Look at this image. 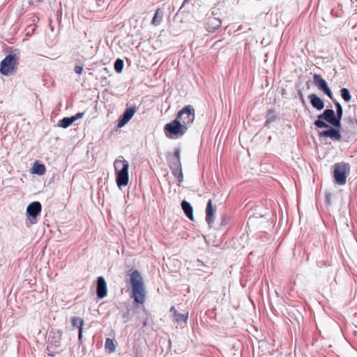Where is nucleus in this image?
<instances>
[{
	"label": "nucleus",
	"instance_id": "obj_26",
	"mask_svg": "<svg viewBox=\"0 0 357 357\" xmlns=\"http://www.w3.org/2000/svg\"><path fill=\"white\" fill-rule=\"evenodd\" d=\"M275 119H276V116H275V111L274 110H269L268 112V114H267V119H266V124L268 125V124L273 123V121H275Z\"/></svg>",
	"mask_w": 357,
	"mask_h": 357
},
{
	"label": "nucleus",
	"instance_id": "obj_2",
	"mask_svg": "<svg viewBox=\"0 0 357 357\" xmlns=\"http://www.w3.org/2000/svg\"><path fill=\"white\" fill-rule=\"evenodd\" d=\"M114 166L117 185L119 188L127 185L129 181L128 162L121 155L114 161Z\"/></svg>",
	"mask_w": 357,
	"mask_h": 357
},
{
	"label": "nucleus",
	"instance_id": "obj_32",
	"mask_svg": "<svg viewBox=\"0 0 357 357\" xmlns=\"http://www.w3.org/2000/svg\"><path fill=\"white\" fill-rule=\"evenodd\" d=\"M170 312L173 313V316L174 317L176 314H178V312L176 311V308L174 307H172L170 308Z\"/></svg>",
	"mask_w": 357,
	"mask_h": 357
},
{
	"label": "nucleus",
	"instance_id": "obj_11",
	"mask_svg": "<svg viewBox=\"0 0 357 357\" xmlns=\"http://www.w3.org/2000/svg\"><path fill=\"white\" fill-rule=\"evenodd\" d=\"M314 82L317 86L322 90L330 98H332V92L328 87L326 82L320 76L314 74Z\"/></svg>",
	"mask_w": 357,
	"mask_h": 357
},
{
	"label": "nucleus",
	"instance_id": "obj_14",
	"mask_svg": "<svg viewBox=\"0 0 357 357\" xmlns=\"http://www.w3.org/2000/svg\"><path fill=\"white\" fill-rule=\"evenodd\" d=\"M181 208L185 215L191 220H193V208L192 205L187 201L181 202Z\"/></svg>",
	"mask_w": 357,
	"mask_h": 357
},
{
	"label": "nucleus",
	"instance_id": "obj_12",
	"mask_svg": "<svg viewBox=\"0 0 357 357\" xmlns=\"http://www.w3.org/2000/svg\"><path fill=\"white\" fill-rule=\"evenodd\" d=\"M96 294L99 298H103L107 296V283L102 276H99L97 279Z\"/></svg>",
	"mask_w": 357,
	"mask_h": 357
},
{
	"label": "nucleus",
	"instance_id": "obj_35",
	"mask_svg": "<svg viewBox=\"0 0 357 357\" xmlns=\"http://www.w3.org/2000/svg\"><path fill=\"white\" fill-rule=\"evenodd\" d=\"M123 318L125 319V322H126L128 321V315L126 314H123Z\"/></svg>",
	"mask_w": 357,
	"mask_h": 357
},
{
	"label": "nucleus",
	"instance_id": "obj_36",
	"mask_svg": "<svg viewBox=\"0 0 357 357\" xmlns=\"http://www.w3.org/2000/svg\"><path fill=\"white\" fill-rule=\"evenodd\" d=\"M356 1H357V0H355Z\"/></svg>",
	"mask_w": 357,
	"mask_h": 357
},
{
	"label": "nucleus",
	"instance_id": "obj_20",
	"mask_svg": "<svg viewBox=\"0 0 357 357\" xmlns=\"http://www.w3.org/2000/svg\"><path fill=\"white\" fill-rule=\"evenodd\" d=\"M335 106H336L335 119L339 123V127L341 128V119H342V114H343L342 108L339 102H336Z\"/></svg>",
	"mask_w": 357,
	"mask_h": 357
},
{
	"label": "nucleus",
	"instance_id": "obj_6",
	"mask_svg": "<svg viewBox=\"0 0 357 357\" xmlns=\"http://www.w3.org/2000/svg\"><path fill=\"white\" fill-rule=\"evenodd\" d=\"M324 120L335 128H340L339 123L335 119V114L333 109H326L322 114L318 116V119L314 122V124L318 128H328V125Z\"/></svg>",
	"mask_w": 357,
	"mask_h": 357
},
{
	"label": "nucleus",
	"instance_id": "obj_15",
	"mask_svg": "<svg viewBox=\"0 0 357 357\" xmlns=\"http://www.w3.org/2000/svg\"><path fill=\"white\" fill-rule=\"evenodd\" d=\"M71 322L74 327H77L79 328L78 338L81 340L82 337L84 320L79 317H74L72 318Z\"/></svg>",
	"mask_w": 357,
	"mask_h": 357
},
{
	"label": "nucleus",
	"instance_id": "obj_5",
	"mask_svg": "<svg viewBox=\"0 0 357 357\" xmlns=\"http://www.w3.org/2000/svg\"><path fill=\"white\" fill-rule=\"evenodd\" d=\"M195 117V109L190 105H188L181 109L176 116V118L182 123V125L185 126L187 130H188L189 127L193 123Z\"/></svg>",
	"mask_w": 357,
	"mask_h": 357
},
{
	"label": "nucleus",
	"instance_id": "obj_34",
	"mask_svg": "<svg viewBox=\"0 0 357 357\" xmlns=\"http://www.w3.org/2000/svg\"><path fill=\"white\" fill-rule=\"evenodd\" d=\"M190 0H184L180 9H182L183 8H184L185 6V5L189 2Z\"/></svg>",
	"mask_w": 357,
	"mask_h": 357
},
{
	"label": "nucleus",
	"instance_id": "obj_22",
	"mask_svg": "<svg viewBox=\"0 0 357 357\" xmlns=\"http://www.w3.org/2000/svg\"><path fill=\"white\" fill-rule=\"evenodd\" d=\"M174 318V321H176L177 323L183 322L184 324H185L187 322V320L188 318V313L176 314Z\"/></svg>",
	"mask_w": 357,
	"mask_h": 357
},
{
	"label": "nucleus",
	"instance_id": "obj_10",
	"mask_svg": "<svg viewBox=\"0 0 357 357\" xmlns=\"http://www.w3.org/2000/svg\"><path fill=\"white\" fill-rule=\"evenodd\" d=\"M135 112L136 109L135 107L126 108L119 119L118 127L121 128L124 126L132 118Z\"/></svg>",
	"mask_w": 357,
	"mask_h": 357
},
{
	"label": "nucleus",
	"instance_id": "obj_16",
	"mask_svg": "<svg viewBox=\"0 0 357 357\" xmlns=\"http://www.w3.org/2000/svg\"><path fill=\"white\" fill-rule=\"evenodd\" d=\"M222 22L217 17H209L207 22L208 29L210 31H215L221 26Z\"/></svg>",
	"mask_w": 357,
	"mask_h": 357
},
{
	"label": "nucleus",
	"instance_id": "obj_23",
	"mask_svg": "<svg viewBox=\"0 0 357 357\" xmlns=\"http://www.w3.org/2000/svg\"><path fill=\"white\" fill-rule=\"evenodd\" d=\"M124 66V62L121 59H117L114 62V70L116 73H121Z\"/></svg>",
	"mask_w": 357,
	"mask_h": 357
},
{
	"label": "nucleus",
	"instance_id": "obj_3",
	"mask_svg": "<svg viewBox=\"0 0 357 357\" xmlns=\"http://www.w3.org/2000/svg\"><path fill=\"white\" fill-rule=\"evenodd\" d=\"M19 56L17 54L7 55L0 63V73L3 75H13L17 68Z\"/></svg>",
	"mask_w": 357,
	"mask_h": 357
},
{
	"label": "nucleus",
	"instance_id": "obj_18",
	"mask_svg": "<svg viewBox=\"0 0 357 357\" xmlns=\"http://www.w3.org/2000/svg\"><path fill=\"white\" fill-rule=\"evenodd\" d=\"M45 167L43 164H38L36 162L33 167V173L36 174L38 175H43L45 172Z\"/></svg>",
	"mask_w": 357,
	"mask_h": 357
},
{
	"label": "nucleus",
	"instance_id": "obj_19",
	"mask_svg": "<svg viewBox=\"0 0 357 357\" xmlns=\"http://www.w3.org/2000/svg\"><path fill=\"white\" fill-rule=\"evenodd\" d=\"M74 122L72 116L70 117H64L59 122L58 126L59 127L66 128L69 127Z\"/></svg>",
	"mask_w": 357,
	"mask_h": 357
},
{
	"label": "nucleus",
	"instance_id": "obj_13",
	"mask_svg": "<svg viewBox=\"0 0 357 357\" xmlns=\"http://www.w3.org/2000/svg\"><path fill=\"white\" fill-rule=\"evenodd\" d=\"M215 208L213 207L212 201L209 199L207 202L206 208V221L208 225H211L214 221V213Z\"/></svg>",
	"mask_w": 357,
	"mask_h": 357
},
{
	"label": "nucleus",
	"instance_id": "obj_4",
	"mask_svg": "<svg viewBox=\"0 0 357 357\" xmlns=\"http://www.w3.org/2000/svg\"><path fill=\"white\" fill-rule=\"evenodd\" d=\"M164 131L167 137H172L173 136H183L188 130L178 119L175 118L172 122L165 126Z\"/></svg>",
	"mask_w": 357,
	"mask_h": 357
},
{
	"label": "nucleus",
	"instance_id": "obj_8",
	"mask_svg": "<svg viewBox=\"0 0 357 357\" xmlns=\"http://www.w3.org/2000/svg\"><path fill=\"white\" fill-rule=\"evenodd\" d=\"M41 204L39 202H33L26 208V215L31 225L37 222V217L41 212Z\"/></svg>",
	"mask_w": 357,
	"mask_h": 357
},
{
	"label": "nucleus",
	"instance_id": "obj_9",
	"mask_svg": "<svg viewBox=\"0 0 357 357\" xmlns=\"http://www.w3.org/2000/svg\"><path fill=\"white\" fill-rule=\"evenodd\" d=\"M328 129L319 132L320 137H330L333 140L340 141L342 135L340 132V128H332L328 126Z\"/></svg>",
	"mask_w": 357,
	"mask_h": 357
},
{
	"label": "nucleus",
	"instance_id": "obj_25",
	"mask_svg": "<svg viewBox=\"0 0 357 357\" xmlns=\"http://www.w3.org/2000/svg\"><path fill=\"white\" fill-rule=\"evenodd\" d=\"M324 107V102L319 97L314 94V107L320 110L322 109Z\"/></svg>",
	"mask_w": 357,
	"mask_h": 357
},
{
	"label": "nucleus",
	"instance_id": "obj_1",
	"mask_svg": "<svg viewBox=\"0 0 357 357\" xmlns=\"http://www.w3.org/2000/svg\"><path fill=\"white\" fill-rule=\"evenodd\" d=\"M130 282L132 287V298L136 303L143 304L145 301L146 290L143 278L138 271L135 270L131 273Z\"/></svg>",
	"mask_w": 357,
	"mask_h": 357
},
{
	"label": "nucleus",
	"instance_id": "obj_28",
	"mask_svg": "<svg viewBox=\"0 0 357 357\" xmlns=\"http://www.w3.org/2000/svg\"><path fill=\"white\" fill-rule=\"evenodd\" d=\"M105 348L109 351L110 353L114 352L115 350V346L112 340L109 338L106 339Z\"/></svg>",
	"mask_w": 357,
	"mask_h": 357
},
{
	"label": "nucleus",
	"instance_id": "obj_7",
	"mask_svg": "<svg viewBox=\"0 0 357 357\" xmlns=\"http://www.w3.org/2000/svg\"><path fill=\"white\" fill-rule=\"evenodd\" d=\"M350 167L348 163L338 162L334 165V178L339 185H344L347 181V174L349 172Z\"/></svg>",
	"mask_w": 357,
	"mask_h": 357
},
{
	"label": "nucleus",
	"instance_id": "obj_17",
	"mask_svg": "<svg viewBox=\"0 0 357 357\" xmlns=\"http://www.w3.org/2000/svg\"><path fill=\"white\" fill-rule=\"evenodd\" d=\"M163 17V13L160 9H158L154 15L153 18L152 19L151 24L154 26H158L162 22Z\"/></svg>",
	"mask_w": 357,
	"mask_h": 357
},
{
	"label": "nucleus",
	"instance_id": "obj_29",
	"mask_svg": "<svg viewBox=\"0 0 357 357\" xmlns=\"http://www.w3.org/2000/svg\"><path fill=\"white\" fill-rule=\"evenodd\" d=\"M180 154H181L180 149H176L174 150V155L172 157H171V158H174V159L178 160H181Z\"/></svg>",
	"mask_w": 357,
	"mask_h": 357
},
{
	"label": "nucleus",
	"instance_id": "obj_33",
	"mask_svg": "<svg viewBox=\"0 0 357 357\" xmlns=\"http://www.w3.org/2000/svg\"><path fill=\"white\" fill-rule=\"evenodd\" d=\"M312 98H313V96H312V93H309L307 95V100L310 101V102L312 105Z\"/></svg>",
	"mask_w": 357,
	"mask_h": 357
},
{
	"label": "nucleus",
	"instance_id": "obj_24",
	"mask_svg": "<svg viewBox=\"0 0 357 357\" xmlns=\"http://www.w3.org/2000/svg\"><path fill=\"white\" fill-rule=\"evenodd\" d=\"M169 167L171 169L181 167V160L170 158L169 159Z\"/></svg>",
	"mask_w": 357,
	"mask_h": 357
},
{
	"label": "nucleus",
	"instance_id": "obj_27",
	"mask_svg": "<svg viewBox=\"0 0 357 357\" xmlns=\"http://www.w3.org/2000/svg\"><path fill=\"white\" fill-rule=\"evenodd\" d=\"M340 92H341V96H342V98L346 102L350 101L351 96L350 95L349 91L347 89L343 88L341 89Z\"/></svg>",
	"mask_w": 357,
	"mask_h": 357
},
{
	"label": "nucleus",
	"instance_id": "obj_30",
	"mask_svg": "<svg viewBox=\"0 0 357 357\" xmlns=\"http://www.w3.org/2000/svg\"><path fill=\"white\" fill-rule=\"evenodd\" d=\"M84 114V112H79V113L76 114L75 116H72V118L73 119V121H75L76 120L82 118Z\"/></svg>",
	"mask_w": 357,
	"mask_h": 357
},
{
	"label": "nucleus",
	"instance_id": "obj_21",
	"mask_svg": "<svg viewBox=\"0 0 357 357\" xmlns=\"http://www.w3.org/2000/svg\"><path fill=\"white\" fill-rule=\"evenodd\" d=\"M173 175L178 178V181L181 183L183 179V175L181 167L171 169Z\"/></svg>",
	"mask_w": 357,
	"mask_h": 357
},
{
	"label": "nucleus",
	"instance_id": "obj_31",
	"mask_svg": "<svg viewBox=\"0 0 357 357\" xmlns=\"http://www.w3.org/2000/svg\"><path fill=\"white\" fill-rule=\"evenodd\" d=\"M83 71V68L82 66H75V72L77 73V74H81Z\"/></svg>",
	"mask_w": 357,
	"mask_h": 357
}]
</instances>
